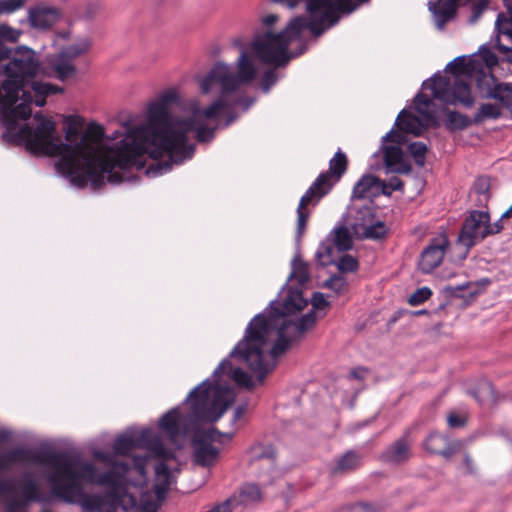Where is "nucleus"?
Segmentation results:
<instances>
[{
	"label": "nucleus",
	"mask_w": 512,
	"mask_h": 512,
	"mask_svg": "<svg viewBox=\"0 0 512 512\" xmlns=\"http://www.w3.org/2000/svg\"><path fill=\"white\" fill-rule=\"evenodd\" d=\"M62 17L61 10L40 2L27 11V22L32 29L47 31L51 29Z\"/></svg>",
	"instance_id": "a211bd4d"
},
{
	"label": "nucleus",
	"mask_w": 512,
	"mask_h": 512,
	"mask_svg": "<svg viewBox=\"0 0 512 512\" xmlns=\"http://www.w3.org/2000/svg\"><path fill=\"white\" fill-rule=\"evenodd\" d=\"M34 119L38 122L36 128L33 129L26 124L19 129L17 136L26 143L27 149L35 155L60 156L56 164L59 170V164L68 154L65 148L68 144L63 143L59 136H55L56 124L52 119L46 118L41 113H36Z\"/></svg>",
	"instance_id": "9d476101"
},
{
	"label": "nucleus",
	"mask_w": 512,
	"mask_h": 512,
	"mask_svg": "<svg viewBox=\"0 0 512 512\" xmlns=\"http://www.w3.org/2000/svg\"><path fill=\"white\" fill-rule=\"evenodd\" d=\"M450 72L454 75V79L460 78L470 81L472 74L475 72V62L466 61L464 57H458L448 64Z\"/></svg>",
	"instance_id": "7c9ffc66"
},
{
	"label": "nucleus",
	"mask_w": 512,
	"mask_h": 512,
	"mask_svg": "<svg viewBox=\"0 0 512 512\" xmlns=\"http://www.w3.org/2000/svg\"><path fill=\"white\" fill-rule=\"evenodd\" d=\"M491 179L489 176H479L473 183L472 192L474 194H481L483 196L491 197Z\"/></svg>",
	"instance_id": "de8ad7c7"
},
{
	"label": "nucleus",
	"mask_w": 512,
	"mask_h": 512,
	"mask_svg": "<svg viewBox=\"0 0 512 512\" xmlns=\"http://www.w3.org/2000/svg\"><path fill=\"white\" fill-rule=\"evenodd\" d=\"M496 30L499 35H506L512 40V17L507 18L504 14H499L496 20Z\"/></svg>",
	"instance_id": "3c124183"
},
{
	"label": "nucleus",
	"mask_w": 512,
	"mask_h": 512,
	"mask_svg": "<svg viewBox=\"0 0 512 512\" xmlns=\"http://www.w3.org/2000/svg\"><path fill=\"white\" fill-rule=\"evenodd\" d=\"M90 47L91 41L88 38H83L65 47L59 55L66 58V60L72 61L80 55L85 54Z\"/></svg>",
	"instance_id": "4c0bfd02"
},
{
	"label": "nucleus",
	"mask_w": 512,
	"mask_h": 512,
	"mask_svg": "<svg viewBox=\"0 0 512 512\" xmlns=\"http://www.w3.org/2000/svg\"><path fill=\"white\" fill-rule=\"evenodd\" d=\"M319 191L315 190L312 186L308 188L305 194L301 197L297 207V236L301 237L307 227L310 217L308 206L315 207L324 196H319Z\"/></svg>",
	"instance_id": "4be33fe9"
},
{
	"label": "nucleus",
	"mask_w": 512,
	"mask_h": 512,
	"mask_svg": "<svg viewBox=\"0 0 512 512\" xmlns=\"http://www.w3.org/2000/svg\"><path fill=\"white\" fill-rule=\"evenodd\" d=\"M135 448H143L150 451L156 458L162 461L155 465V483L153 492L156 499L162 502L170 489L171 472L166 464L168 460L176 458L174 451L168 449L162 443V440L150 429H144L139 434L121 435L117 437L113 444L115 454L126 456Z\"/></svg>",
	"instance_id": "0eeeda50"
},
{
	"label": "nucleus",
	"mask_w": 512,
	"mask_h": 512,
	"mask_svg": "<svg viewBox=\"0 0 512 512\" xmlns=\"http://www.w3.org/2000/svg\"><path fill=\"white\" fill-rule=\"evenodd\" d=\"M54 71L57 74V78L61 81H65L72 78L76 74V67L72 64V61L66 60L59 55L57 61L54 64Z\"/></svg>",
	"instance_id": "a19ab883"
},
{
	"label": "nucleus",
	"mask_w": 512,
	"mask_h": 512,
	"mask_svg": "<svg viewBox=\"0 0 512 512\" xmlns=\"http://www.w3.org/2000/svg\"><path fill=\"white\" fill-rule=\"evenodd\" d=\"M103 497L99 495H89L83 500V507L90 512H98L101 509Z\"/></svg>",
	"instance_id": "5fc2aeb1"
},
{
	"label": "nucleus",
	"mask_w": 512,
	"mask_h": 512,
	"mask_svg": "<svg viewBox=\"0 0 512 512\" xmlns=\"http://www.w3.org/2000/svg\"><path fill=\"white\" fill-rule=\"evenodd\" d=\"M480 55L487 68H492L498 64L497 56L489 48H483Z\"/></svg>",
	"instance_id": "bf43d9fd"
},
{
	"label": "nucleus",
	"mask_w": 512,
	"mask_h": 512,
	"mask_svg": "<svg viewBox=\"0 0 512 512\" xmlns=\"http://www.w3.org/2000/svg\"><path fill=\"white\" fill-rule=\"evenodd\" d=\"M432 295V291L428 287H421L416 289L408 298V303L411 306H417L424 303Z\"/></svg>",
	"instance_id": "603ef678"
},
{
	"label": "nucleus",
	"mask_w": 512,
	"mask_h": 512,
	"mask_svg": "<svg viewBox=\"0 0 512 512\" xmlns=\"http://www.w3.org/2000/svg\"><path fill=\"white\" fill-rule=\"evenodd\" d=\"M22 32L18 29H15L7 24H0V42L4 43V41L10 43H16Z\"/></svg>",
	"instance_id": "09e8293b"
},
{
	"label": "nucleus",
	"mask_w": 512,
	"mask_h": 512,
	"mask_svg": "<svg viewBox=\"0 0 512 512\" xmlns=\"http://www.w3.org/2000/svg\"><path fill=\"white\" fill-rule=\"evenodd\" d=\"M386 227L385 224L381 221H378L370 226H367L364 231V235L367 239L378 240L382 239L386 235Z\"/></svg>",
	"instance_id": "8fccbe9b"
},
{
	"label": "nucleus",
	"mask_w": 512,
	"mask_h": 512,
	"mask_svg": "<svg viewBox=\"0 0 512 512\" xmlns=\"http://www.w3.org/2000/svg\"><path fill=\"white\" fill-rule=\"evenodd\" d=\"M361 466V454L354 450H348L337 459L335 466L331 469V473L333 475L349 473L357 470Z\"/></svg>",
	"instance_id": "cd10ccee"
},
{
	"label": "nucleus",
	"mask_w": 512,
	"mask_h": 512,
	"mask_svg": "<svg viewBox=\"0 0 512 512\" xmlns=\"http://www.w3.org/2000/svg\"><path fill=\"white\" fill-rule=\"evenodd\" d=\"M491 220L488 211L471 210L462 223L458 235V244L466 249V253L478 242L483 241L486 223Z\"/></svg>",
	"instance_id": "2eb2a0df"
},
{
	"label": "nucleus",
	"mask_w": 512,
	"mask_h": 512,
	"mask_svg": "<svg viewBox=\"0 0 512 512\" xmlns=\"http://www.w3.org/2000/svg\"><path fill=\"white\" fill-rule=\"evenodd\" d=\"M273 3H278L283 6H286L289 9H293L297 7L300 3L306 4L307 11L314 15L318 12H321L327 4L328 0H270Z\"/></svg>",
	"instance_id": "c9c22d12"
},
{
	"label": "nucleus",
	"mask_w": 512,
	"mask_h": 512,
	"mask_svg": "<svg viewBox=\"0 0 512 512\" xmlns=\"http://www.w3.org/2000/svg\"><path fill=\"white\" fill-rule=\"evenodd\" d=\"M296 18H301L303 25L300 27L298 34L295 36V42L299 43L298 48H301L303 42L308 47L307 41L302 36L303 31L309 29L314 36L318 37L324 32L323 21H309L304 16H297Z\"/></svg>",
	"instance_id": "e433bc0d"
},
{
	"label": "nucleus",
	"mask_w": 512,
	"mask_h": 512,
	"mask_svg": "<svg viewBox=\"0 0 512 512\" xmlns=\"http://www.w3.org/2000/svg\"><path fill=\"white\" fill-rule=\"evenodd\" d=\"M408 151L413 156L416 165L424 166L425 156L428 151L427 145L423 142H412L408 145Z\"/></svg>",
	"instance_id": "c03bdc74"
},
{
	"label": "nucleus",
	"mask_w": 512,
	"mask_h": 512,
	"mask_svg": "<svg viewBox=\"0 0 512 512\" xmlns=\"http://www.w3.org/2000/svg\"><path fill=\"white\" fill-rule=\"evenodd\" d=\"M95 457L112 469L99 474L92 463H81L79 469L75 468V461L64 453L45 452L38 453L30 448L16 447L4 453H0V473L9 471L16 464H42L53 469L48 476L51 493L57 499L66 503H73L75 498L82 494L81 480L87 483H97L116 488L120 485L121 475L129 470V464L119 462L113 456L97 452ZM15 494L12 480L0 481V497Z\"/></svg>",
	"instance_id": "20e7f679"
},
{
	"label": "nucleus",
	"mask_w": 512,
	"mask_h": 512,
	"mask_svg": "<svg viewBox=\"0 0 512 512\" xmlns=\"http://www.w3.org/2000/svg\"><path fill=\"white\" fill-rule=\"evenodd\" d=\"M466 418L464 416L458 415L456 413L449 414L447 418V423L450 428H461L466 425Z\"/></svg>",
	"instance_id": "69168bd1"
},
{
	"label": "nucleus",
	"mask_w": 512,
	"mask_h": 512,
	"mask_svg": "<svg viewBox=\"0 0 512 512\" xmlns=\"http://www.w3.org/2000/svg\"><path fill=\"white\" fill-rule=\"evenodd\" d=\"M308 302L301 287H289L282 302H272L267 316L260 313L249 322L245 335L230 353V357L245 364L262 384L276 367V359L286 353L292 342L288 315L302 311Z\"/></svg>",
	"instance_id": "7ed1b4c3"
},
{
	"label": "nucleus",
	"mask_w": 512,
	"mask_h": 512,
	"mask_svg": "<svg viewBox=\"0 0 512 512\" xmlns=\"http://www.w3.org/2000/svg\"><path fill=\"white\" fill-rule=\"evenodd\" d=\"M480 98L494 100L502 109L512 112V83L502 82L490 71L482 69L475 73Z\"/></svg>",
	"instance_id": "4468645a"
},
{
	"label": "nucleus",
	"mask_w": 512,
	"mask_h": 512,
	"mask_svg": "<svg viewBox=\"0 0 512 512\" xmlns=\"http://www.w3.org/2000/svg\"><path fill=\"white\" fill-rule=\"evenodd\" d=\"M348 168V158L340 149L329 161V169L321 172L311 186L318 190L319 196H326L330 193L336 183L345 174Z\"/></svg>",
	"instance_id": "dca6fc26"
},
{
	"label": "nucleus",
	"mask_w": 512,
	"mask_h": 512,
	"mask_svg": "<svg viewBox=\"0 0 512 512\" xmlns=\"http://www.w3.org/2000/svg\"><path fill=\"white\" fill-rule=\"evenodd\" d=\"M302 23L301 18H293L286 28L279 33L267 31L256 35L251 43V49L255 57L263 64L279 68L285 67L291 59L303 55L307 51L304 42L301 48L288 51L289 45L295 42V36L303 25Z\"/></svg>",
	"instance_id": "6e6552de"
},
{
	"label": "nucleus",
	"mask_w": 512,
	"mask_h": 512,
	"mask_svg": "<svg viewBox=\"0 0 512 512\" xmlns=\"http://www.w3.org/2000/svg\"><path fill=\"white\" fill-rule=\"evenodd\" d=\"M103 138L104 128L97 123H89L78 143L65 146L68 154L59 164V172L79 188L90 183L93 189H99L105 183V174L111 184L124 181V174L114 171L116 168L126 171L145 167L148 149L134 134V127L128 129L124 138L113 146L98 145Z\"/></svg>",
	"instance_id": "f03ea898"
},
{
	"label": "nucleus",
	"mask_w": 512,
	"mask_h": 512,
	"mask_svg": "<svg viewBox=\"0 0 512 512\" xmlns=\"http://www.w3.org/2000/svg\"><path fill=\"white\" fill-rule=\"evenodd\" d=\"M177 101L178 94L175 90L163 92L148 107L147 125L134 127V134L140 137L151 159L168 157L167 160L151 164L146 170L147 175L164 174L171 170L173 164H181L193 156L194 146L188 144L187 139L189 132H196V139L201 143L210 142L214 138L217 124L211 126L208 122L218 120L222 99H215L205 108H194L192 115L185 119L174 118L169 112V106Z\"/></svg>",
	"instance_id": "f257e3e1"
},
{
	"label": "nucleus",
	"mask_w": 512,
	"mask_h": 512,
	"mask_svg": "<svg viewBox=\"0 0 512 512\" xmlns=\"http://www.w3.org/2000/svg\"><path fill=\"white\" fill-rule=\"evenodd\" d=\"M335 248L331 239H326L320 244L316 252V258L322 266H328L334 263L333 254Z\"/></svg>",
	"instance_id": "79ce46f5"
},
{
	"label": "nucleus",
	"mask_w": 512,
	"mask_h": 512,
	"mask_svg": "<svg viewBox=\"0 0 512 512\" xmlns=\"http://www.w3.org/2000/svg\"><path fill=\"white\" fill-rule=\"evenodd\" d=\"M180 417L178 408H173L166 412L159 421V428L174 441L180 435Z\"/></svg>",
	"instance_id": "c85d7f7f"
},
{
	"label": "nucleus",
	"mask_w": 512,
	"mask_h": 512,
	"mask_svg": "<svg viewBox=\"0 0 512 512\" xmlns=\"http://www.w3.org/2000/svg\"><path fill=\"white\" fill-rule=\"evenodd\" d=\"M39 69L40 61L33 49L27 46L10 48L0 42V76L6 77L0 87L6 92V104L18 101L19 92L36 77Z\"/></svg>",
	"instance_id": "423d86ee"
},
{
	"label": "nucleus",
	"mask_w": 512,
	"mask_h": 512,
	"mask_svg": "<svg viewBox=\"0 0 512 512\" xmlns=\"http://www.w3.org/2000/svg\"><path fill=\"white\" fill-rule=\"evenodd\" d=\"M22 92L24 102L14 107V104H6V92H4L3 88L0 87V106H2L4 122L9 127L15 125L19 119L27 120L31 116L32 110L30 102H32V96L29 92L24 90H22Z\"/></svg>",
	"instance_id": "aec40b11"
},
{
	"label": "nucleus",
	"mask_w": 512,
	"mask_h": 512,
	"mask_svg": "<svg viewBox=\"0 0 512 512\" xmlns=\"http://www.w3.org/2000/svg\"><path fill=\"white\" fill-rule=\"evenodd\" d=\"M504 219L505 218H502V216H501L500 219H498L494 223H491V220L488 221V223H486L484 236L488 237V236H491V235L499 234L504 229V226H503V223H502V221Z\"/></svg>",
	"instance_id": "052dcab7"
},
{
	"label": "nucleus",
	"mask_w": 512,
	"mask_h": 512,
	"mask_svg": "<svg viewBox=\"0 0 512 512\" xmlns=\"http://www.w3.org/2000/svg\"><path fill=\"white\" fill-rule=\"evenodd\" d=\"M424 449L430 454L441 455L450 458L458 449L459 444L451 442L446 436L433 432L430 433L423 442Z\"/></svg>",
	"instance_id": "5701e85b"
},
{
	"label": "nucleus",
	"mask_w": 512,
	"mask_h": 512,
	"mask_svg": "<svg viewBox=\"0 0 512 512\" xmlns=\"http://www.w3.org/2000/svg\"><path fill=\"white\" fill-rule=\"evenodd\" d=\"M288 321L290 324V330H293V335L300 339L305 332L311 329L316 323L315 312L311 311L305 315H303L297 322L292 321L288 317Z\"/></svg>",
	"instance_id": "f704fd0d"
},
{
	"label": "nucleus",
	"mask_w": 512,
	"mask_h": 512,
	"mask_svg": "<svg viewBox=\"0 0 512 512\" xmlns=\"http://www.w3.org/2000/svg\"><path fill=\"white\" fill-rule=\"evenodd\" d=\"M449 246L450 242L445 234L432 238L428 246L421 253L419 261L420 270L428 274L439 267Z\"/></svg>",
	"instance_id": "f3484780"
},
{
	"label": "nucleus",
	"mask_w": 512,
	"mask_h": 512,
	"mask_svg": "<svg viewBox=\"0 0 512 512\" xmlns=\"http://www.w3.org/2000/svg\"><path fill=\"white\" fill-rule=\"evenodd\" d=\"M20 487L21 497L8 499L5 503V512H28L29 503L41 500L39 485L31 474H24Z\"/></svg>",
	"instance_id": "6ab92c4d"
},
{
	"label": "nucleus",
	"mask_w": 512,
	"mask_h": 512,
	"mask_svg": "<svg viewBox=\"0 0 512 512\" xmlns=\"http://www.w3.org/2000/svg\"><path fill=\"white\" fill-rule=\"evenodd\" d=\"M495 48L499 52L503 53L506 56L507 61L512 64V48L503 45L500 42V38L499 37H497V40L495 42Z\"/></svg>",
	"instance_id": "774afa93"
},
{
	"label": "nucleus",
	"mask_w": 512,
	"mask_h": 512,
	"mask_svg": "<svg viewBox=\"0 0 512 512\" xmlns=\"http://www.w3.org/2000/svg\"><path fill=\"white\" fill-rule=\"evenodd\" d=\"M311 304L314 310L323 311L330 307V303L326 300L321 292H315L311 299Z\"/></svg>",
	"instance_id": "13d9d810"
},
{
	"label": "nucleus",
	"mask_w": 512,
	"mask_h": 512,
	"mask_svg": "<svg viewBox=\"0 0 512 512\" xmlns=\"http://www.w3.org/2000/svg\"><path fill=\"white\" fill-rule=\"evenodd\" d=\"M337 268L342 273H352L358 270L359 263L355 257L349 254H345L339 259V262L337 263Z\"/></svg>",
	"instance_id": "49530a36"
},
{
	"label": "nucleus",
	"mask_w": 512,
	"mask_h": 512,
	"mask_svg": "<svg viewBox=\"0 0 512 512\" xmlns=\"http://www.w3.org/2000/svg\"><path fill=\"white\" fill-rule=\"evenodd\" d=\"M28 0H1V8L5 14H12L22 9Z\"/></svg>",
	"instance_id": "6e6d98bb"
},
{
	"label": "nucleus",
	"mask_w": 512,
	"mask_h": 512,
	"mask_svg": "<svg viewBox=\"0 0 512 512\" xmlns=\"http://www.w3.org/2000/svg\"><path fill=\"white\" fill-rule=\"evenodd\" d=\"M326 287L341 293L346 288V282L341 277L333 276L326 281Z\"/></svg>",
	"instance_id": "680f3d73"
},
{
	"label": "nucleus",
	"mask_w": 512,
	"mask_h": 512,
	"mask_svg": "<svg viewBox=\"0 0 512 512\" xmlns=\"http://www.w3.org/2000/svg\"><path fill=\"white\" fill-rule=\"evenodd\" d=\"M342 0H328L327 4L323 8L322 12V21L329 22L330 26L335 25L340 18V14H349L346 9L342 8L340 2Z\"/></svg>",
	"instance_id": "473e14b6"
},
{
	"label": "nucleus",
	"mask_w": 512,
	"mask_h": 512,
	"mask_svg": "<svg viewBox=\"0 0 512 512\" xmlns=\"http://www.w3.org/2000/svg\"><path fill=\"white\" fill-rule=\"evenodd\" d=\"M337 512H373V507L367 503H357L343 507Z\"/></svg>",
	"instance_id": "0e129e2a"
},
{
	"label": "nucleus",
	"mask_w": 512,
	"mask_h": 512,
	"mask_svg": "<svg viewBox=\"0 0 512 512\" xmlns=\"http://www.w3.org/2000/svg\"><path fill=\"white\" fill-rule=\"evenodd\" d=\"M502 108L494 103H483L473 117V124H480L485 119H499L502 117Z\"/></svg>",
	"instance_id": "72a5a7b5"
},
{
	"label": "nucleus",
	"mask_w": 512,
	"mask_h": 512,
	"mask_svg": "<svg viewBox=\"0 0 512 512\" xmlns=\"http://www.w3.org/2000/svg\"><path fill=\"white\" fill-rule=\"evenodd\" d=\"M384 140L396 144H402L405 142V136L401 130L397 131L392 129L385 135Z\"/></svg>",
	"instance_id": "338daca9"
},
{
	"label": "nucleus",
	"mask_w": 512,
	"mask_h": 512,
	"mask_svg": "<svg viewBox=\"0 0 512 512\" xmlns=\"http://www.w3.org/2000/svg\"><path fill=\"white\" fill-rule=\"evenodd\" d=\"M415 109L423 117V120L416 115L403 109L397 116L395 124L403 133H410L420 136L427 130L428 126L439 127V121L435 111L431 109L432 100L424 93L419 92L414 98Z\"/></svg>",
	"instance_id": "ddd939ff"
},
{
	"label": "nucleus",
	"mask_w": 512,
	"mask_h": 512,
	"mask_svg": "<svg viewBox=\"0 0 512 512\" xmlns=\"http://www.w3.org/2000/svg\"><path fill=\"white\" fill-rule=\"evenodd\" d=\"M276 68H272L264 72L261 79V89L264 93H268L272 86L278 81V75L275 71Z\"/></svg>",
	"instance_id": "864d4df0"
},
{
	"label": "nucleus",
	"mask_w": 512,
	"mask_h": 512,
	"mask_svg": "<svg viewBox=\"0 0 512 512\" xmlns=\"http://www.w3.org/2000/svg\"><path fill=\"white\" fill-rule=\"evenodd\" d=\"M261 497V492L256 484H245L240 489L239 501L236 499V504H245L248 502L258 501Z\"/></svg>",
	"instance_id": "37998d69"
},
{
	"label": "nucleus",
	"mask_w": 512,
	"mask_h": 512,
	"mask_svg": "<svg viewBox=\"0 0 512 512\" xmlns=\"http://www.w3.org/2000/svg\"><path fill=\"white\" fill-rule=\"evenodd\" d=\"M489 0H478L472 5V14L470 17V23L474 24L481 17L483 12L488 7Z\"/></svg>",
	"instance_id": "4d7b16f0"
},
{
	"label": "nucleus",
	"mask_w": 512,
	"mask_h": 512,
	"mask_svg": "<svg viewBox=\"0 0 512 512\" xmlns=\"http://www.w3.org/2000/svg\"><path fill=\"white\" fill-rule=\"evenodd\" d=\"M383 160L389 172L398 174L411 172V165L405 161L403 151L399 146H385Z\"/></svg>",
	"instance_id": "b1692460"
},
{
	"label": "nucleus",
	"mask_w": 512,
	"mask_h": 512,
	"mask_svg": "<svg viewBox=\"0 0 512 512\" xmlns=\"http://www.w3.org/2000/svg\"><path fill=\"white\" fill-rule=\"evenodd\" d=\"M412 456V440L409 433L395 440L381 454V460L391 464H402L407 462Z\"/></svg>",
	"instance_id": "412c9836"
},
{
	"label": "nucleus",
	"mask_w": 512,
	"mask_h": 512,
	"mask_svg": "<svg viewBox=\"0 0 512 512\" xmlns=\"http://www.w3.org/2000/svg\"><path fill=\"white\" fill-rule=\"evenodd\" d=\"M422 87L431 90L432 97L429 98L432 101L437 99L444 104L452 105L459 103L466 108L472 107L475 102L470 82L460 78L451 82L449 78L436 74L430 80L425 81ZM432 106H434L433 102Z\"/></svg>",
	"instance_id": "9b49d317"
},
{
	"label": "nucleus",
	"mask_w": 512,
	"mask_h": 512,
	"mask_svg": "<svg viewBox=\"0 0 512 512\" xmlns=\"http://www.w3.org/2000/svg\"><path fill=\"white\" fill-rule=\"evenodd\" d=\"M310 279L309 267L306 262L301 259L294 258L292 261V270L289 280H296L300 286L305 285Z\"/></svg>",
	"instance_id": "58836bf2"
},
{
	"label": "nucleus",
	"mask_w": 512,
	"mask_h": 512,
	"mask_svg": "<svg viewBox=\"0 0 512 512\" xmlns=\"http://www.w3.org/2000/svg\"><path fill=\"white\" fill-rule=\"evenodd\" d=\"M32 90L35 94L34 103L39 107L46 104V97L63 92V89L57 85L37 81L32 83Z\"/></svg>",
	"instance_id": "2f4dec72"
},
{
	"label": "nucleus",
	"mask_w": 512,
	"mask_h": 512,
	"mask_svg": "<svg viewBox=\"0 0 512 512\" xmlns=\"http://www.w3.org/2000/svg\"><path fill=\"white\" fill-rule=\"evenodd\" d=\"M247 454L249 457V465L256 464L263 460L267 461L270 468H273L276 464L277 452L275 447L271 444L255 443L247 450Z\"/></svg>",
	"instance_id": "a878e982"
},
{
	"label": "nucleus",
	"mask_w": 512,
	"mask_h": 512,
	"mask_svg": "<svg viewBox=\"0 0 512 512\" xmlns=\"http://www.w3.org/2000/svg\"><path fill=\"white\" fill-rule=\"evenodd\" d=\"M380 186V179L374 175H363L355 184L352 191L354 199L362 200L377 196V189Z\"/></svg>",
	"instance_id": "bb28decb"
},
{
	"label": "nucleus",
	"mask_w": 512,
	"mask_h": 512,
	"mask_svg": "<svg viewBox=\"0 0 512 512\" xmlns=\"http://www.w3.org/2000/svg\"><path fill=\"white\" fill-rule=\"evenodd\" d=\"M371 0H342L340 2L342 8L346 9L348 13H352L359 7L369 4Z\"/></svg>",
	"instance_id": "e2e57ef3"
},
{
	"label": "nucleus",
	"mask_w": 512,
	"mask_h": 512,
	"mask_svg": "<svg viewBox=\"0 0 512 512\" xmlns=\"http://www.w3.org/2000/svg\"><path fill=\"white\" fill-rule=\"evenodd\" d=\"M339 252H345L352 248V237L345 226H341L334 231V237L331 239Z\"/></svg>",
	"instance_id": "ea45409f"
},
{
	"label": "nucleus",
	"mask_w": 512,
	"mask_h": 512,
	"mask_svg": "<svg viewBox=\"0 0 512 512\" xmlns=\"http://www.w3.org/2000/svg\"><path fill=\"white\" fill-rule=\"evenodd\" d=\"M66 122L65 139L72 144L78 138L82 124L73 116L67 117Z\"/></svg>",
	"instance_id": "a18cd8bd"
},
{
	"label": "nucleus",
	"mask_w": 512,
	"mask_h": 512,
	"mask_svg": "<svg viewBox=\"0 0 512 512\" xmlns=\"http://www.w3.org/2000/svg\"><path fill=\"white\" fill-rule=\"evenodd\" d=\"M222 374L228 375L238 386L245 387L249 390L254 387L251 375L240 367H234L228 359L222 360L214 371L216 377Z\"/></svg>",
	"instance_id": "393cba45"
},
{
	"label": "nucleus",
	"mask_w": 512,
	"mask_h": 512,
	"mask_svg": "<svg viewBox=\"0 0 512 512\" xmlns=\"http://www.w3.org/2000/svg\"><path fill=\"white\" fill-rule=\"evenodd\" d=\"M256 77V68L247 52L242 51L237 61V73H233L230 67L222 62H217L210 71L199 80L202 94L211 93L215 87L220 86V94L216 99H222L221 113L233 106L243 105L247 110L252 100L239 97L230 104L229 97L235 93L241 85L251 83Z\"/></svg>",
	"instance_id": "39448f33"
},
{
	"label": "nucleus",
	"mask_w": 512,
	"mask_h": 512,
	"mask_svg": "<svg viewBox=\"0 0 512 512\" xmlns=\"http://www.w3.org/2000/svg\"><path fill=\"white\" fill-rule=\"evenodd\" d=\"M233 436L234 432L223 433L215 427L196 431L192 438L193 462L205 468L213 466L220 455V449L213 444L231 441Z\"/></svg>",
	"instance_id": "f8f14e48"
},
{
	"label": "nucleus",
	"mask_w": 512,
	"mask_h": 512,
	"mask_svg": "<svg viewBox=\"0 0 512 512\" xmlns=\"http://www.w3.org/2000/svg\"><path fill=\"white\" fill-rule=\"evenodd\" d=\"M235 393L232 387L203 381L188 395L189 414L193 423L216 422L232 405Z\"/></svg>",
	"instance_id": "1a4fd4ad"
},
{
	"label": "nucleus",
	"mask_w": 512,
	"mask_h": 512,
	"mask_svg": "<svg viewBox=\"0 0 512 512\" xmlns=\"http://www.w3.org/2000/svg\"><path fill=\"white\" fill-rule=\"evenodd\" d=\"M442 111L446 115L445 127L447 130L451 132L464 130L468 128L471 124H473V119L471 120L465 114H462L457 111H452L447 107H444Z\"/></svg>",
	"instance_id": "c756f323"
}]
</instances>
